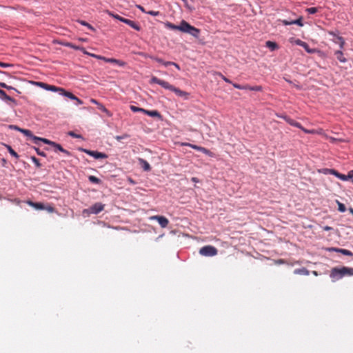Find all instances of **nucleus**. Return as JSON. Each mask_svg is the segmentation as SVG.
<instances>
[{
  "mask_svg": "<svg viewBox=\"0 0 353 353\" xmlns=\"http://www.w3.org/2000/svg\"><path fill=\"white\" fill-rule=\"evenodd\" d=\"M335 55L336 56L337 59L341 62H346V59L344 57L343 52L341 50H338L335 52Z\"/></svg>",
  "mask_w": 353,
  "mask_h": 353,
  "instance_id": "nucleus-18",
  "label": "nucleus"
},
{
  "mask_svg": "<svg viewBox=\"0 0 353 353\" xmlns=\"http://www.w3.org/2000/svg\"><path fill=\"white\" fill-rule=\"evenodd\" d=\"M104 205L101 203H96L92 205L90 208L83 210V213L94 214H97L103 210Z\"/></svg>",
  "mask_w": 353,
  "mask_h": 353,
  "instance_id": "nucleus-6",
  "label": "nucleus"
},
{
  "mask_svg": "<svg viewBox=\"0 0 353 353\" xmlns=\"http://www.w3.org/2000/svg\"><path fill=\"white\" fill-rule=\"evenodd\" d=\"M181 145H188V146H189L196 150L200 151V152L204 153L205 154H206L209 157H214L215 156V154L212 152H211L208 149L201 147V146H199V145H194L192 143H182Z\"/></svg>",
  "mask_w": 353,
  "mask_h": 353,
  "instance_id": "nucleus-7",
  "label": "nucleus"
},
{
  "mask_svg": "<svg viewBox=\"0 0 353 353\" xmlns=\"http://www.w3.org/2000/svg\"><path fill=\"white\" fill-rule=\"evenodd\" d=\"M100 60H103L104 61H105L107 63H110L109 61H110V58H106L105 57L101 56V59Z\"/></svg>",
  "mask_w": 353,
  "mask_h": 353,
  "instance_id": "nucleus-57",
  "label": "nucleus"
},
{
  "mask_svg": "<svg viewBox=\"0 0 353 353\" xmlns=\"http://www.w3.org/2000/svg\"><path fill=\"white\" fill-rule=\"evenodd\" d=\"M110 14L111 16H112L114 18H115V19H118V20H119L120 21H122V22H123V20L125 19V18H123V17H121V16H119L118 14H112V13H110Z\"/></svg>",
  "mask_w": 353,
  "mask_h": 353,
  "instance_id": "nucleus-45",
  "label": "nucleus"
},
{
  "mask_svg": "<svg viewBox=\"0 0 353 353\" xmlns=\"http://www.w3.org/2000/svg\"><path fill=\"white\" fill-rule=\"evenodd\" d=\"M0 87L3 88H6V89H8V90L13 89L12 87L8 85L5 83H3V82H0Z\"/></svg>",
  "mask_w": 353,
  "mask_h": 353,
  "instance_id": "nucleus-49",
  "label": "nucleus"
},
{
  "mask_svg": "<svg viewBox=\"0 0 353 353\" xmlns=\"http://www.w3.org/2000/svg\"><path fill=\"white\" fill-rule=\"evenodd\" d=\"M137 7L140 10H141L143 12H145L143 6H140V5H137Z\"/></svg>",
  "mask_w": 353,
  "mask_h": 353,
  "instance_id": "nucleus-59",
  "label": "nucleus"
},
{
  "mask_svg": "<svg viewBox=\"0 0 353 353\" xmlns=\"http://www.w3.org/2000/svg\"><path fill=\"white\" fill-rule=\"evenodd\" d=\"M325 139L328 140L330 142L334 143V144H338L341 142L344 141V139H343L333 137L329 136L326 134H325Z\"/></svg>",
  "mask_w": 353,
  "mask_h": 353,
  "instance_id": "nucleus-15",
  "label": "nucleus"
},
{
  "mask_svg": "<svg viewBox=\"0 0 353 353\" xmlns=\"http://www.w3.org/2000/svg\"><path fill=\"white\" fill-rule=\"evenodd\" d=\"M262 87L261 85H255V86H250L249 85H247V90H252V91H261Z\"/></svg>",
  "mask_w": 353,
  "mask_h": 353,
  "instance_id": "nucleus-28",
  "label": "nucleus"
},
{
  "mask_svg": "<svg viewBox=\"0 0 353 353\" xmlns=\"http://www.w3.org/2000/svg\"><path fill=\"white\" fill-rule=\"evenodd\" d=\"M0 98L3 100L14 101V99L7 94L3 90L0 89Z\"/></svg>",
  "mask_w": 353,
  "mask_h": 353,
  "instance_id": "nucleus-20",
  "label": "nucleus"
},
{
  "mask_svg": "<svg viewBox=\"0 0 353 353\" xmlns=\"http://www.w3.org/2000/svg\"><path fill=\"white\" fill-rule=\"evenodd\" d=\"M89 181L93 183H100V179L94 176H89Z\"/></svg>",
  "mask_w": 353,
  "mask_h": 353,
  "instance_id": "nucleus-33",
  "label": "nucleus"
},
{
  "mask_svg": "<svg viewBox=\"0 0 353 353\" xmlns=\"http://www.w3.org/2000/svg\"><path fill=\"white\" fill-rule=\"evenodd\" d=\"M59 94L65 96L72 100H78V98L76 96H74L72 93L70 92L65 91L63 88H61V90H60Z\"/></svg>",
  "mask_w": 353,
  "mask_h": 353,
  "instance_id": "nucleus-14",
  "label": "nucleus"
},
{
  "mask_svg": "<svg viewBox=\"0 0 353 353\" xmlns=\"http://www.w3.org/2000/svg\"><path fill=\"white\" fill-rule=\"evenodd\" d=\"M303 48L306 50V52H307L308 53H310V54L314 53L316 51V49L310 48V47L307 43H306V48Z\"/></svg>",
  "mask_w": 353,
  "mask_h": 353,
  "instance_id": "nucleus-42",
  "label": "nucleus"
},
{
  "mask_svg": "<svg viewBox=\"0 0 353 353\" xmlns=\"http://www.w3.org/2000/svg\"><path fill=\"white\" fill-rule=\"evenodd\" d=\"M83 52L85 54H88V56H90L92 57H94V58H96L97 59H101V55H97V54H92V53H90L87 51H85V50H83Z\"/></svg>",
  "mask_w": 353,
  "mask_h": 353,
  "instance_id": "nucleus-32",
  "label": "nucleus"
},
{
  "mask_svg": "<svg viewBox=\"0 0 353 353\" xmlns=\"http://www.w3.org/2000/svg\"><path fill=\"white\" fill-rule=\"evenodd\" d=\"M296 44H297L298 46H300L303 48H306V43L300 40V39H297L295 41Z\"/></svg>",
  "mask_w": 353,
  "mask_h": 353,
  "instance_id": "nucleus-41",
  "label": "nucleus"
},
{
  "mask_svg": "<svg viewBox=\"0 0 353 353\" xmlns=\"http://www.w3.org/2000/svg\"><path fill=\"white\" fill-rule=\"evenodd\" d=\"M123 22L128 24L131 28H132L133 29H134L137 31H139L141 29L140 26L137 23H135L133 21H131L130 19H125V20H123Z\"/></svg>",
  "mask_w": 353,
  "mask_h": 353,
  "instance_id": "nucleus-13",
  "label": "nucleus"
},
{
  "mask_svg": "<svg viewBox=\"0 0 353 353\" xmlns=\"http://www.w3.org/2000/svg\"><path fill=\"white\" fill-rule=\"evenodd\" d=\"M31 160L32 161V162L35 164V165L37 167V168H41V164L39 163V161L37 158H36L35 157L32 156L31 157Z\"/></svg>",
  "mask_w": 353,
  "mask_h": 353,
  "instance_id": "nucleus-36",
  "label": "nucleus"
},
{
  "mask_svg": "<svg viewBox=\"0 0 353 353\" xmlns=\"http://www.w3.org/2000/svg\"><path fill=\"white\" fill-rule=\"evenodd\" d=\"M218 253L217 249L212 245H205L199 250V254L205 256H213Z\"/></svg>",
  "mask_w": 353,
  "mask_h": 353,
  "instance_id": "nucleus-5",
  "label": "nucleus"
},
{
  "mask_svg": "<svg viewBox=\"0 0 353 353\" xmlns=\"http://www.w3.org/2000/svg\"><path fill=\"white\" fill-rule=\"evenodd\" d=\"M125 137H127V135L126 134H123L122 136H117L115 138H116L117 140L120 141L121 139H125Z\"/></svg>",
  "mask_w": 353,
  "mask_h": 353,
  "instance_id": "nucleus-55",
  "label": "nucleus"
},
{
  "mask_svg": "<svg viewBox=\"0 0 353 353\" xmlns=\"http://www.w3.org/2000/svg\"><path fill=\"white\" fill-rule=\"evenodd\" d=\"M172 64H174V62H172V61H163V65H165V67L169 66V65H172Z\"/></svg>",
  "mask_w": 353,
  "mask_h": 353,
  "instance_id": "nucleus-53",
  "label": "nucleus"
},
{
  "mask_svg": "<svg viewBox=\"0 0 353 353\" xmlns=\"http://www.w3.org/2000/svg\"><path fill=\"white\" fill-rule=\"evenodd\" d=\"M147 13L152 16H158L159 14V12L154 10L148 11Z\"/></svg>",
  "mask_w": 353,
  "mask_h": 353,
  "instance_id": "nucleus-50",
  "label": "nucleus"
},
{
  "mask_svg": "<svg viewBox=\"0 0 353 353\" xmlns=\"http://www.w3.org/2000/svg\"><path fill=\"white\" fill-rule=\"evenodd\" d=\"M90 101H91V103H94V104H97V105H99V103H98V101H97V100L94 99H92L90 100Z\"/></svg>",
  "mask_w": 353,
  "mask_h": 353,
  "instance_id": "nucleus-63",
  "label": "nucleus"
},
{
  "mask_svg": "<svg viewBox=\"0 0 353 353\" xmlns=\"http://www.w3.org/2000/svg\"><path fill=\"white\" fill-rule=\"evenodd\" d=\"M152 219L157 220L161 228H165L168 226L169 221L167 218L163 216H154Z\"/></svg>",
  "mask_w": 353,
  "mask_h": 353,
  "instance_id": "nucleus-10",
  "label": "nucleus"
},
{
  "mask_svg": "<svg viewBox=\"0 0 353 353\" xmlns=\"http://www.w3.org/2000/svg\"><path fill=\"white\" fill-rule=\"evenodd\" d=\"M336 39H337L338 41H336V42L339 43V46H340L341 48H343V46L345 44L344 39H343V37H341L340 36H337Z\"/></svg>",
  "mask_w": 353,
  "mask_h": 353,
  "instance_id": "nucleus-37",
  "label": "nucleus"
},
{
  "mask_svg": "<svg viewBox=\"0 0 353 353\" xmlns=\"http://www.w3.org/2000/svg\"><path fill=\"white\" fill-rule=\"evenodd\" d=\"M139 162L142 165V166L145 170L148 171L151 169L150 164L145 160L139 159Z\"/></svg>",
  "mask_w": 353,
  "mask_h": 353,
  "instance_id": "nucleus-23",
  "label": "nucleus"
},
{
  "mask_svg": "<svg viewBox=\"0 0 353 353\" xmlns=\"http://www.w3.org/2000/svg\"><path fill=\"white\" fill-rule=\"evenodd\" d=\"M165 26L168 29L173 30H179V31L182 32V30H183V21H181V23H180V24L179 26L173 24V23H172L170 22L165 23Z\"/></svg>",
  "mask_w": 353,
  "mask_h": 353,
  "instance_id": "nucleus-11",
  "label": "nucleus"
},
{
  "mask_svg": "<svg viewBox=\"0 0 353 353\" xmlns=\"http://www.w3.org/2000/svg\"><path fill=\"white\" fill-rule=\"evenodd\" d=\"M290 125L296 126L303 130L304 132H314V130L304 129L299 123L288 118L287 116L282 117Z\"/></svg>",
  "mask_w": 353,
  "mask_h": 353,
  "instance_id": "nucleus-9",
  "label": "nucleus"
},
{
  "mask_svg": "<svg viewBox=\"0 0 353 353\" xmlns=\"http://www.w3.org/2000/svg\"><path fill=\"white\" fill-rule=\"evenodd\" d=\"M65 46H68V47H70V48H72L73 49H79V47H77V46H74L71 43H67L65 44Z\"/></svg>",
  "mask_w": 353,
  "mask_h": 353,
  "instance_id": "nucleus-52",
  "label": "nucleus"
},
{
  "mask_svg": "<svg viewBox=\"0 0 353 353\" xmlns=\"http://www.w3.org/2000/svg\"><path fill=\"white\" fill-rule=\"evenodd\" d=\"M201 30L192 26L187 21L183 20V30L182 32L188 33L194 38H199Z\"/></svg>",
  "mask_w": 353,
  "mask_h": 353,
  "instance_id": "nucleus-4",
  "label": "nucleus"
},
{
  "mask_svg": "<svg viewBox=\"0 0 353 353\" xmlns=\"http://www.w3.org/2000/svg\"><path fill=\"white\" fill-rule=\"evenodd\" d=\"M184 3V6L190 10H192L193 8L188 4V0H181Z\"/></svg>",
  "mask_w": 353,
  "mask_h": 353,
  "instance_id": "nucleus-51",
  "label": "nucleus"
},
{
  "mask_svg": "<svg viewBox=\"0 0 353 353\" xmlns=\"http://www.w3.org/2000/svg\"><path fill=\"white\" fill-rule=\"evenodd\" d=\"M44 210H47L48 212L52 213L55 211L54 208L51 205L45 206Z\"/></svg>",
  "mask_w": 353,
  "mask_h": 353,
  "instance_id": "nucleus-43",
  "label": "nucleus"
},
{
  "mask_svg": "<svg viewBox=\"0 0 353 353\" xmlns=\"http://www.w3.org/2000/svg\"><path fill=\"white\" fill-rule=\"evenodd\" d=\"M294 274H295L308 275L309 274V271L306 268H302L294 270Z\"/></svg>",
  "mask_w": 353,
  "mask_h": 353,
  "instance_id": "nucleus-19",
  "label": "nucleus"
},
{
  "mask_svg": "<svg viewBox=\"0 0 353 353\" xmlns=\"http://www.w3.org/2000/svg\"><path fill=\"white\" fill-rule=\"evenodd\" d=\"M353 276V268L348 267L333 268L330 274L332 281H336L344 276Z\"/></svg>",
  "mask_w": 353,
  "mask_h": 353,
  "instance_id": "nucleus-2",
  "label": "nucleus"
},
{
  "mask_svg": "<svg viewBox=\"0 0 353 353\" xmlns=\"http://www.w3.org/2000/svg\"><path fill=\"white\" fill-rule=\"evenodd\" d=\"M192 181L195 183H198L199 181V179L196 177H192Z\"/></svg>",
  "mask_w": 353,
  "mask_h": 353,
  "instance_id": "nucleus-62",
  "label": "nucleus"
},
{
  "mask_svg": "<svg viewBox=\"0 0 353 353\" xmlns=\"http://www.w3.org/2000/svg\"><path fill=\"white\" fill-rule=\"evenodd\" d=\"M332 250L337 252L342 253L343 254H344L345 256H352L353 255L352 252L348 250L342 249V248H332Z\"/></svg>",
  "mask_w": 353,
  "mask_h": 353,
  "instance_id": "nucleus-17",
  "label": "nucleus"
},
{
  "mask_svg": "<svg viewBox=\"0 0 353 353\" xmlns=\"http://www.w3.org/2000/svg\"><path fill=\"white\" fill-rule=\"evenodd\" d=\"M12 129L17 130L20 132H23V133L30 132V130H28L21 129V128H17L15 125H12L6 126L5 130H12Z\"/></svg>",
  "mask_w": 353,
  "mask_h": 353,
  "instance_id": "nucleus-21",
  "label": "nucleus"
},
{
  "mask_svg": "<svg viewBox=\"0 0 353 353\" xmlns=\"http://www.w3.org/2000/svg\"><path fill=\"white\" fill-rule=\"evenodd\" d=\"M352 177V174L345 175L340 173V175L339 176V179H341L342 181H347L348 179H351Z\"/></svg>",
  "mask_w": 353,
  "mask_h": 353,
  "instance_id": "nucleus-30",
  "label": "nucleus"
},
{
  "mask_svg": "<svg viewBox=\"0 0 353 353\" xmlns=\"http://www.w3.org/2000/svg\"><path fill=\"white\" fill-rule=\"evenodd\" d=\"M144 114H148L152 117H158L159 119L161 118L160 113L157 110H144Z\"/></svg>",
  "mask_w": 353,
  "mask_h": 353,
  "instance_id": "nucleus-16",
  "label": "nucleus"
},
{
  "mask_svg": "<svg viewBox=\"0 0 353 353\" xmlns=\"http://www.w3.org/2000/svg\"><path fill=\"white\" fill-rule=\"evenodd\" d=\"M332 174H333V175H334V176H336V177L339 178V176L340 175V173L338 172L336 170L333 169Z\"/></svg>",
  "mask_w": 353,
  "mask_h": 353,
  "instance_id": "nucleus-56",
  "label": "nucleus"
},
{
  "mask_svg": "<svg viewBox=\"0 0 353 353\" xmlns=\"http://www.w3.org/2000/svg\"><path fill=\"white\" fill-rule=\"evenodd\" d=\"M110 61V63H116V64L119 65V66H124L125 65V63L124 61H122L119 59H113V58H110V61Z\"/></svg>",
  "mask_w": 353,
  "mask_h": 353,
  "instance_id": "nucleus-27",
  "label": "nucleus"
},
{
  "mask_svg": "<svg viewBox=\"0 0 353 353\" xmlns=\"http://www.w3.org/2000/svg\"><path fill=\"white\" fill-rule=\"evenodd\" d=\"M34 143H36V144H38L39 141H42L45 143H47V144H49V145L53 146L54 148L55 152L60 151L66 156H68V157L71 156V152L65 150L64 148H63V147L60 144L57 143L54 141H50L47 139L34 137Z\"/></svg>",
  "mask_w": 353,
  "mask_h": 353,
  "instance_id": "nucleus-3",
  "label": "nucleus"
},
{
  "mask_svg": "<svg viewBox=\"0 0 353 353\" xmlns=\"http://www.w3.org/2000/svg\"><path fill=\"white\" fill-rule=\"evenodd\" d=\"M130 110L134 112H141L143 113H144V110H145V109H143V108L134 106V105H130Z\"/></svg>",
  "mask_w": 353,
  "mask_h": 353,
  "instance_id": "nucleus-31",
  "label": "nucleus"
},
{
  "mask_svg": "<svg viewBox=\"0 0 353 353\" xmlns=\"http://www.w3.org/2000/svg\"><path fill=\"white\" fill-rule=\"evenodd\" d=\"M46 90H49V91H52V92H59V93L60 94V90H61V88H58L54 85H51L47 84Z\"/></svg>",
  "mask_w": 353,
  "mask_h": 353,
  "instance_id": "nucleus-26",
  "label": "nucleus"
},
{
  "mask_svg": "<svg viewBox=\"0 0 353 353\" xmlns=\"http://www.w3.org/2000/svg\"><path fill=\"white\" fill-rule=\"evenodd\" d=\"M150 83H157L165 89L174 92L178 97H181L184 99L189 98L190 94L185 91H183L172 85L170 84L168 81L160 79L157 77H152L150 81Z\"/></svg>",
  "mask_w": 353,
  "mask_h": 353,
  "instance_id": "nucleus-1",
  "label": "nucleus"
},
{
  "mask_svg": "<svg viewBox=\"0 0 353 353\" xmlns=\"http://www.w3.org/2000/svg\"><path fill=\"white\" fill-rule=\"evenodd\" d=\"M98 107H99V109L103 112H106V113H108V110L105 108V107L104 105H103L102 104L99 103L98 105Z\"/></svg>",
  "mask_w": 353,
  "mask_h": 353,
  "instance_id": "nucleus-47",
  "label": "nucleus"
},
{
  "mask_svg": "<svg viewBox=\"0 0 353 353\" xmlns=\"http://www.w3.org/2000/svg\"><path fill=\"white\" fill-rule=\"evenodd\" d=\"M332 229V228H331L330 226L323 227V230H325V231H329V230H331Z\"/></svg>",
  "mask_w": 353,
  "mask_h": 353,
  "instance_id": "nucleus-60",
  "label": "nucleus"
},
{
  "mask_svg": "<svg viewBox=\"0 0 353 353\" xmlns=\"http://www.w3.org/2000/svg\"><path fill=\"white\" fill-rule=\"evenodd\" d=\"M336 203L339 207L338 208L339 211H340L341 212H344L346 211V208L343 203H341L338 200H336Z\"/></svg>",
  "mask_w": 353,
  "mask_h": 353,
  "instance_id": "nucleus-29",
  "label": "nucleus"
},
{
  "mask_svg": "<svg viewBox=\"0 0 353 353\" xmlns=\"http://www.w3.org/2000/svg\"><path fill=\"white\" fill-rule=\"evenodd\" d=\"M282 23L285 26L292 25V21L282 20Z\"/></svg>",
  "mask_w": 353,
  "mask_h": 353,
  "instance_id": "nucleus-54",
  "label": "nucleus"
},
{
  "mask_svg": "<svg viewBox=\"0 0 353 353\" xmlns=\"http://www.w3.org/2000/svg\"><path fill=\"white\" fill-rule=\"evenodd\" d=\"M77 22L79 23L80 24H81L82 26H84L87 27L88 28H89L92 31H96L95 28L93 26H92L90 23H87L85 21L77 20Z\"/></svg>",
  "mask_w": 353,
  "mask_h": 353,
  "instance_id": "nucleus-25",
  "label": "nucleus"
},
{
  "mask_svg": "<svg viewBox=\"0 0 353 353\" xmlns=\"http://www.w3.org/2000/svg\"><path fill=\"white\" fill-rule=\"evenodd\" d=\"M222 79L227 83H232L231 81H230L228 78L224 76H222Z\"/></svg>",
  "mask_w": 353,
  "mask_h": 353,
  "instance_id": "nucleus-58",
  "label": "nucleus"
},
{
  "mask_svg": "<svg viewBox=\"0 0 353 353\" xmlns=\"http://www.w3.org/2000/svg\"><path fill=\"white\" fill-rule=\"evenodd\" d=\"M232 85H233L235 88H236V89H239V90H247V85H242L237 84V83H232Z\"/></svg>",
  "mask_w": 353,
  "mask_h": 353,
  "instance_id": "nucleus-40",
  "label": "nucleus"
},
{
  "mask_svg": "<svg viewBox=\"0 0 353 353\" xmlns=\"http://www.w3.org/2000/svg\"><path fill=\"white\" fill-rule=\"evenodd\" d=\"M3 145H4L8 149L9 153L12 157H15L16 159H18L19 157L18 154L10 145H6V144H3Z\"/></svg>",
  "mask_w": 353,
  "mask_h": 353,
  "instance_id": "nucleus-22",
  "label": "nucleus"
},
{
  "mask_svg": "<svg viewBox=\"0 0 353 353\" xmlns=\"http://www.w3.org/2000/svg\"><path fill=\"white\" fill-rule=\"evenodd\" d=\"M148 57H150L151 59H152L159 63H161V64L163 63V60L161 58H159V57H154V56H151V55L148 56Z\"/></svg>",
  "mask_w": 353,
  "mask_h": 353,
  "instance_id": "nucleus-39",
  "label": "nucleus"
},
{
  "mask_svg": "<svg viewBox=\"0 0 353 353\" xmlns=\"http://www.w3.org/2000/svg\"><path fill=\"white\" fill-rule=\"evenodd\" d=\"M32 83L45 90L46 89L47 83H46L40 81H34Z\"/></svg>",
  "mask_w": 353,
  "mask_h": 353,
  "instance_id": "nucleus-34",
  "label": "nucleus"
},
{
  "mask_svg": "<svg viewBox=\"0 0 353 353\" xmlns=\"http://www.w3.org/2000/svg\"><path fill=\"white\" fill-rule=\"evenodd\" d=\"M34 149L35 150V151L37 152V154L38 155L41 156V157H46L45 152L43 151H41L38 148L34 147Z\"/></svg>",
  "mask_w": 353,
  "mask_h": 353,
  "instance_id": "nucleus-44",
  "label": "nucleus"
},
{
  "mask_svg": "<svg viewBox=\"0 0 353 353\" xmlns=\"http://www.w3.org/2000/svg\"><path fill=\"white\" fill-rule=\"evenodd\" d=\"M266 46L269 48L272 51L278 48V46L275 42L268 41L266 42Z\"/></svg>",
  "mask_w": 353,
  "mask_h": 353,
  "instance_id": "nucleus-24",
  "label": "nucleus"
},
{
  "mask_svg": "<svg viewBox=\"0 0 353 353\" xmlns=\"http://www.w3.org/2000/svg\"><path fill=\"white\" fill-rule=\"evenodd\" d=\"M318 11V8L315 7H311L306 9V12L310 14H315Z\"/></svg>",
  "mask_w": 353,
  "mask_h": 353,
  "instance_id": "nucleus-35",
  "label": "nucleus"
},
{
  "mask_svg": "<svg viewBox=\"0 0 353 353\" xmlns=\"http://www.w3.org/2000/svg\"><path fill=\"white\" fill-rule=\"evenodd\" d=\"M172 65H174L179 70L181 69L180 66L177 63H176L174 62V64H172Z\"/></svg>",
  "mask_w": 353,
  "mask_h": 353,
  "instance_id": "nucleus-64",
  "label": "nucleus"
},
{
  "mask_svg": "<svg viewBox=\"0 0 353 353\" xmlns=\"http://www.w3.org/2000/svg\"><path fill=\"white\" fill-rule=\"evenodd\" d=\"M332 170H333V169L325 168V169H323L321 171V172H322V173H323L325 174H332Z\"/></svg>",
  "mask_w": 353,
  "mask_h": 353,
  "instance_id": "nucleus-46",
  "label": "nucleus"
},
{
  "mask_svg": "<svg viewBox=\"0 0 353 353\" xmlns=\"http://www.w3.org/2000/svg\"><path fill=\"white\" fill-rule=\"evenodd\" d=\"M12 66H13L12 64L7 63H3V62H1L0 61V67H2V68H9V67H12Z\"/></svg>",
  "mask_w": 353,
  "mask_h": 353,
  "instance_id": "nucleus-48",
  "label": "nucleus"
},
{
  "mask_svg": "<svg viewBox=\"0 0 353 353\" xmlns=\"http://www.w3.org/2000/svg\"><path fill=\"white\" fill-rule=\"evenodd\" d=\"M70 134L72 135L74 137H76V138H80L81 137V135L79 134L72 133V134Z\"/></svg>",
  "mask_w": 353,
  "mask_h": 353,
  "instance_id": "nucleus-61",
  "label": "nucleus"
},
{
  "mask_svg": "<svg viewBox=\"0 0 353 353\" xmlns=\"http://www.w3.org/2000/svg\"><path fill=\"white\" fill-rule=\"evenodd\" d=\"M81 151L86 153L87 154L94 157V159H106L108 155L105 153L100 152L94 150H90L87 149H81Z\"/></svg>",
  "mask_w": 353,
  "mask_h": 353,
  "instance_id": "nucleus-8",
  "label": "nucleus"
},
{
  "mask_svg": "<svg viewBox=\"0 0 353 353\" xmlns=\"http://www.w3.org/2000/svg\"><path fill=\"white\" fill-rule=\"evenodd\" d=\"M292 24H296L299 26H303V24L302 23V17L299 18L298 19L292 21Z\"/></svg>",
  "mask_w": 353,
  "mask_h": 353,
  "instance_id": "nucleus-38",
  "label": "nucleus"
},
{
  "mask_svg": "<svg viewBox=\"0 0 353 353\" xmlns=\"http://www.w3.org/2000/svg\"><path fill=\"white\" fill-rule=\"evenodd\" d=\"M27 203L30 206L35 208L36 210H44V208H45V205L42 203H36V202H33L32 201H28Z\"/></svg>",
  "mask_w": 353,
  "mask_h": 353,
  "instance_id": "nucleus-12",
  "label": "nucleus"
}]
</instances>
